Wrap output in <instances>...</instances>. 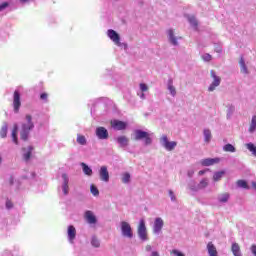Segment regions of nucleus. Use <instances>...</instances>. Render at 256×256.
Wrapping results in <instances>:
<instances>
[{
    "label": "nucleus",
    "mask_w": 256,
    "mask_h": 256,
    "mask_svg": "<svg viewBox=\"0 0 256 256\" xmlns=\"http://www.w3.org/2000/svg\"><path fill=\"white\" fill-rule=\"evenodd\" d=\"M168 91H170L172 97L177 95V90L175 89V86H173V80H170L168 83Z\"/></svg>",
    "instance_id": "nucleus-25"
},
{
    "label": "nucleus",
    "mask_w": 256,
    "mask_h": 256,
    "mask_svg": "<svg viewBox=\"0 0 256 256\" xmlns=\"http://www.w3.org/2000/svg\"><path fill=\"white\" fill-rule=\"evenodd\" d=\"M22 151H27V148H22Z\"/></svg>",
    "instance_id": "nucleus-56"
},
{
    "label": "nucleus",
    "mask_w": 256,
    "mask_h": 256,
    "mask_svg": "<svg viewBox=\"0 0 256 256\" xmlns=\"http://www.w3.org/2000/svg\"><path fill=\"white\" fill-rule=\"evenodd\" d=\"M202 59H203V61L209 62V61H211V59H213V56H211V54H204L202 56Z\"/></svg>",
    "instance_id": "nucleus-41"
},
{
    "label": "nucleus",
    "mask_w": 256,
    "mask_h": 256,
    "mask_svg": "<svg viewBox=\"0 0 256 256\" xmlns=\"http://www.w3.org/2000/svg\"><path fill=\"white\" fill-rule=\"evenodd\" d=\"M207 251L209 256H219V252H217V247L213 242H209L207 244Z\"/></svg>",
    "instance_id": "nucleus-15"
},
{
    "label": "nucleus",
    "mask_w": 256,
    "mask_h": 256,
    "mask_svg": "<svg viewBox=\"0 0 256 256\" xmlns=\"http://www.w3.org/2000/svg\"><path fill=\"white\" fill-rule=\"evenodd\" d=\"M96 136L98 139H109V132L105 129V127H98L96 129Z\"/></svg>",
    "instance_id": "nucleus-11"
},
{
    "label": "nucleus",
    "mask_w": 256,
    "mask_h": 256,
    "mask_svg": "<svg viewBox=\"0 0 256 256\" xmlns=\"http://www.w3.org/2000/svg\"><path fill=\"white\" fill-rule=\"evenodd\" d=\"M76 141L79 145H87V138L84 135L78 134Z\"/></svg>",
    "instance_id": "nucleus-27"
},
{
    "label": "nucleus",
    "mask_w": 256,
    "mask_h": 256,
    "mask_svg": "<svg viewBox=\"0 0 256 256\" xmlns=\"http://www.w3.org/2000/svg\"><path fill=\"white\" fill-rule=\"evenodd\" d=\"M231 250L234 256H241V247H239V244L233 243Z\"/></svg>",
    "instance_id": "nucleus-20"
},
{
    "label": "nucleus",
    "mask_w": 256,
    "mask_h": 256,
    "mask_svg": "<svg viewBox=\"0 0 256 256\" xmlns=\"http://www.w3.org/2000/svg\"><path fill=\"white\" fill-rule=\"evenodd\" d=\"M7 7H9V3L3 2V3L0 5V11H3V9H7Z\"/></svg>",
    "instance_id": "nucleus-43"
},
{
    "label": "nucleus",
    "mask_w": 256,
    "mask_h": 256,
    "mask_svg": "<svg viewBox=\"0 0 256 256\" xmlns=\"http://www.w3.org/2000/svg\"><path fill=\"white\" fill-rule=\"evenodd\" d=\"M209 185V180L204 178L200 181V183L198 184V188L199 189H205V187H207Z\"/></svg>",
    "instance_id": "nucleus-33"
},
{
    "label": "nucleus",
    "mask_w": 256,
    "mask_h": 256,
    "mask_svg": "<svg viewBox=\"0 0 256 256\" xmlns=\"http://www.w3.org/2000/svg\"><path fill=\"white\" fill-rule=\"evenodd\" d=\"M121 231L123 237H127L128 239H133V229L131 228V224L128 222H121Z\"/></svg>",
    "instance_id": "nucleus-3"
},
{
    "label": "nucleus",
    "mask_w": 256,
    "mask_h": 256,
    "mask_svg": "<svg viewBox=\"0 0 256 256\" xmlns=\"http://www.w3.org/2000/svg\"><path fill=\"white\" fill-rule=\"evenodd\" d=\"M49 97V95L47 94V93H42L41 95H40V99L42 100V101H47V98Z\"/></svg>",
    "instance_id": "nucleus-44"
},
{
    "label": "nucleus",
    "mask_w": 256,
    "mask_h": 256,
    "mask_svg": "<svg viewBox=\"0 0 256 256\" xmlns=\"http://www.w3.org/2000/svg\"><path fill=\"white\" fill-rule=\"evenodd\" d=\"M163 219L161 218H156L154 221V226H153V233L157 234V233H161V229H163Z\"/></svg>",
    "instance_id": "nucleus-14"
},
{
    "label": "nucleus",
    "mask_w": 256,
    "mask_h": 256,
    "mask_svg": "<svg viewBox=\"0 0 256 256\" xmlns=\"http://www.w3.org/2000/svg\"><path fill=\"white\" fill-rule=\"evenodd\" d=\"M6 208L13 209V202H11V200L6 201Z\"/></svg>",
    "instance_id": "nucleus-45"
},
{
    "label": "nucleus",
    "mask_w": 256,
    "mask_h": 256,
    "mask_svg": "<svg viewBox=\"0 0 256 256\" xmlns=\"http://www.w3.org/2000/svg\"><path fill=\"white\" fill-rule=\"evenodd\" d=\"M107 35L109 39H111V41L115 43V45H121V37L115 30L113 29L108 30Z\"/></svg>",
    "instance_id": "nucleus-9"
},
{
    "label": "nucleus",
    "mask_w": 256,
    "mask_h": 256,
    "mask_svg": "<svg viewBox=\"0 0 256 256\" xmlns=\"http://www.w3.org/2000/svg\"><path fill=\"white\" fill-rule=\"evenodd\" d=\"M7 129L8 126L7 123H5L0 129V137H2V139H5V137H7Z\"/></svg>",
    "instance_id": "nucleus-30"
},
{
    "label": "nucleus",
    "mask_w": 256,
    "mask_h": 256,
    "mask_svg": "<svg viewBox=\"0 0 256 256\" xmlns=\"http://www.w3.org/2000/svg\"><path fill=\"white\" fill-rule=\"evenodd\" d=\"M13 107L14 112L19 113V109H21V94L17 90L13 94Z\"/></svg>",
    "instance_id": "nucleus-7"
},
{
    "label": "nucleus",
    "mask_w": 256,
    "mask_h": 256,
    "mask_svg": "<svg viewBox=\"0 0 256 256\" xmlns=\"http://www.w3.org/2000/svg\"><path fill=\"white\" fill-rule=\"evenodd\" d=\"M221 161L219 158H206L201 160V165L203 167H211V165H215Z\"/></svg>",
    "instance_id": "nucleus-12"
},
{
    "label": "nucleus",
    "mask_w": 256,
    "mask_h": 256,
    "mask_svg": "<svg viewBox=\"0 0 256 256\" xmlns=\"http://www.w3.org/2000/svg\"><path fill=\"white\" fill-rule=\"evenodd\" d=\"M223 175H225V171H219V172H215L214 176H213V180L214 181H221V179L223 178Z\"/></svg>",
    "instance_id": "nucleus-29"
},
{
    "label": "nucleus",
    "mask_w": 256,
    "mask_h": 256,
    "mask_svg": "<svg viewBox=\"0 0 256 256\" xmlns=\"http://www.w3.org/2000/svg\"><path fill=\"white\" fill-rule=\"evenodd\" d=\"M210 75L212 77L213 82L211 83V85L208 88V91H213L214 89H216V87H219V85H221V77L217 76V74L214 72V70L210 71Z\"/></svg>",
    "instance_id": "nucleus-6"
},
{
    "label": "nucleus",
    "mask_w": 256,
    "mask_h": 256,
    "mask_svg": "<svg viewBox=\"0 0 256 256\" xmlns=\"http://www.w3.org/2000/svg\"><path fill=\"white\" fill-rule=\"evenodd\" d=\"M110 125L112 129H115L116 131H125V129H127V122L121 120H112Z\"/></svg>",
    "instance_id": "nucleus-8"
},
{
    "label": "nucleus",
    "mask_w": 256,
    "mask_h": 256,
    "mask_svg": "<svg viewBox=\"0 0 256 256\" xmlns=\"http://www.w3.org/2000/svg\"><path fill=\"white\" fill-rule=\"evenodd\" d=\"M33 146L27 148V152L23 154L24 161H29L31 159V154L33 153Z\"/></svg>",
    "instance_id": "nucleus-23"
},
{
    "label": "nucleus",
    "mask_w": 256,
    "mask_h": 256,
    "mask_svg": "<svg viewBox=\"0 0 256 256\" xmlns=\"http://www.w3.org/2000/svg\"><path fill=\"white\" fill-rule=\"evenodd\" d=\"M204 141L206 143H209V141H211V130L209 129L204 130Z\"/></svg>",
    "instance_id": "nucleus-31"
},
{
    "label": "nucleus",
    "mask_w": 256,
    "mask_h": 256,
    "mask_svg": "<svg viewBox=\"0 0 256 256\" xmlns=\"http://www.w3.org/2000/svg\"><path fill=\"white\" fill-rule=\"evenodd\" d=\"M137 233H138V237H140V239L142 241H147V239H149L147 237V227L145 226V220L141 219L138 225V229H137Z\"/></svg>",
    "instance_id": "nucleus-4"
},
{
    "label": "nucleus",
    "mask_w": 256,
    "mask_h": 256,
    "mask_svg": "<svg viewBox=\"0 0 256 256\" xmlns=\"http://www.w3.org/2000/svg\"><path fill=\"white\" fill-rule=\"evenodd\" d=\"M229 197H231L229 193H222L218 196V201L220 203H227V201H229Z\"/></svg>",
    "instance_id": "nucleus-21"
},
{
    "label": "nucleus",
    "mask_w": 256,
    "mask_h": 256,
    "mask_svg": "<svg viewBox=\"0 0 256 256\" xmlns=\"http://www.w3.org/2000/svg\"><path fill=\"white\" fill-rule=\"evenodd\" d=\"M2 161H3V159H2L1 156H0V163H2Z\"/></svg>",
    "instance_id": "nucleus-57"
},
{
    "label": "nucleus",
    "mask_w": 256,
    "mask_h": 256,
    "mask_svg": "<svg viewBox=\"0 0 256 256\" xmlns=\"http://www.w3.org/2000/svg\"><path fill=\"white\" fill-rule=\"evenodd\" d=\"M84 217L87 223H89L90 225H95V223H97V218L95 217V214H93L91 210L86 211Z\"/></svg>",
    "instance_id": "nucleus-13"
},
{
    "label": "nucleus",
    "mask_w": 256,
    "mask_h": 256,
    "mask_svg": "<svg viewBox=\"0 0 256 256\" xmlns=\"http://www.w3.org/2000/svg\"><path fill=\"white\" fill-rule=\"evenodd\" d=\"M161 142L166 151H173V149L177 147V142L176 141L169 142L167 135H163L161 137Z\"/></svg>",
    "instance_id": "nucleus-5"
},
{
    "label": "nucleus",
    "mask_w": 256,
    "mask_h": 256,
    "mask_svg": "<svg viewBox=\"0 0 256 256\" xmlns=\"http://www.w3.org/2000/svg\"><path fill=\"white\" fill-rule=\"evenodd\" d=\"M168 36L172 45H178L177 38H175V33L173 32V29L168 30Z\"/></svg>",
    "instance_id": "nucleus-22"
},
{
    "label": "nucleus",
    "mask_w": 256,
    "mask_h": 256,
    "mask_svg": "<svg viewBox=\"0 0 256 256\" xmlns=\"http://www.w3.org/2000/svg\"><path fill=\"white\" fill-rule=\"evenodd\" d=\"M100 180L104 181V183H109V170H107V166H102L99 170Z\"/></svg>",
    "instance_id": "nucleus-10"
},
{
    "label": "nucleus",
    "mask_w": 256,
    "mask_h": 256,
    "mask_svg": "<svg viewBox=\"0 0 256 256\" xmlns=\"http://www.w3.org/2000/svg\"><path fill=\"white\" fill-rule=\"evenodd\" d=\"M239 65L240 67H242L243 65H245V59L243 57L240 58L239 60Z\"/></svg>",
    "instance_id": "nucleus-48"
},
{
    "label": "nucleus",
    "mask_w": 256,
    "mask_h": 256,
    "mask_svg": "<svg viewBox=\"0 0 256 256\" xmlns=\"http://www.w3.org/2000/svg\"><path fill=\"white\" fill-rule=\"evenodd\" d=\"M90 191L92 195H94V197H97L99 195V189H97V187L93 184L90 186Z\"/></svg>",
    "instance_id": "nucleus-37"
},
{
    "label": "nucleus",
    "mask_w": 256,
    "mask_h": 256,
    "mask_svg": "<svg viewBox=\"0 0 256 256\" xmlns=\"http://www.w3.org/2000/svg\"><path fill=\"white\" fill-rule=\"evenodd\" d=\"M188 21L192 27H197L199 25V22H197V18H195V16H190Z\"/></svg>",
    "instance_id": "nucleus-34"
},
{
    "label": "nucleus",
    "mask_w": 256,
    "mask_h": 256,
    "mask_svg": "<svg viewBox=\"0 0 256 256\" xmlns=\"http://www.w3.org/2000/svg\"><path fill=\"white\" fill-rule=\"evenodd\" d=\"M10 185H13V178L10 179Z\"/></svg>",
    "instance_id": "nucleus-54"
},
{
    "label": "nucleus",
    "mask_w": 256,
    "mask_h": 256,
    "mask_svg": "<svg viewBox=\"0 0 256 256\" xmlns=\"http://www.w3.org/2000/svg\"><path fill=\"white\" fill-rule=\"evenodd\" d=\"M81 167H82L83 172L85 173V175H88L89 177H91V175H93V170L90 167H88L87 164L82 163Z\"/></svg>",
    "instance_id": "nucleus-24"
},
{
    "label": "nucleus",
    "mask_w": 256,
    "mask_h": 256,
    "mask_svg": "<svg viewBox=\"0 0 256 256\" xmlns=\"http://www.w3.org/2000/svg\"><path fill=\"white\" fill-rule=\"evenodd\" d=\"M76 236H77V230L75 229V226H69L68 227V239H69L70 243H73Z\"/></svg>",
    "instance_id": "nucleus-17"
},
{
    "label": "nucleus",
    "mask_w": 256,
    "mask_h": 256,
    "mask_svg": "<svg viewBox=\"0 0 256 256\" xmlns=\"http://www.w3.org/2000/svg\"><path fill=\"white\" fill-rule=\"evenodd\" d=\"M131 181V174L124 173L122 176V183H129Z\"/></svg>",
    "instance_id": "nucleus-36"
},
{
    "label": "nucleus",
    "mask_w": 256,
    "mask_h": 256,
    "mask_svg": "<svg viewBox=\"0 0 256 256\" xmlns=\"http://www.w3.org/2000/svg\"><path fill=\"white\" fill-rule=\"evenodd\" d=\"M26 122L21 125L20 139L22 141H27L29 139V133L35 129V124L33 123V116L27 114L25 116Z\"/></svg>",
    "instance_id": "nucleus-1"
},
{
    "label": "nucleus",
    "mask_w": 256,
    "mask_h": 256,
    "mask_svg": "<svg viewBox=\"0 0 256 256\" xmlns=\"http://www.w3.org/2000/svg\"><path fill=\"white\" fill-rule=\"evenodd\" d=\"M19 131V127L17 124L14 125L13 130H12V141L16 144L19 145V140L17 139V132Z\"/></svg>",
    "instance_id": "nucleus-19"
},
{
    "label": "nucleus",
    "mask_w": 256,
    "mask_h": 256,
    "mask_svg": "<svg viewBox=\"0 0 256 256\" xmlns=\"http://www.w3.org/2000/svg\"><path fill=\"white\" fill-rule=\"evenodd\" d=\"M117 143H119L120 147H127V145H129V138H127V136H119Z\"/></svg>",
    "instance_id": "nucleus-18"
},
{
    "label": "nucleus",
    "mask_w": 256,
    "mask_h": 256,
    "mask_svg": "<svg viewBox=\"0 0 256 256\" xmlns=\"http://www.w3.org/2000/svg\"><path fill=\"white\" fill-rule=\"evenodd\" d=\"M140 97H141V99H145V94L142 93Z\"/></svg>",
    "instance_id": "nucleus-52"
},
{
    "label": "nucleus",
    "mask_w": 256,
    "mask_h": 256,
    "mask_svg": "<svg viewBox=\"0 0 256 256\" xmlns=\"http://www.w3.org/2000/svg\"><path fill=\"white\" fill-rule=\"evenodd\" d=\"M246 147H247V149L250 150V152L252 153V155H254V157H256V146H255V144H253V143H248V144H246Z\"/></svg>",
    "instance_id": "nucleus-32"
},
{
    "label": "nucleus",
    "mask_w": 256,
    "mask_h": 256,
    "mask_svg": "<svg viewBox=\"0 0 256 256\" xmlns=\"http://www.w3.org/2000/svg\"><path fill=\"white\" fill-rule=\"evenodd\" d=\"M22 3H27L29 0H20Z\"/></svg>",
    "instance_id": "nucleus-53"
},
{
    "label": "nucleus",
    "mask_w": 256,
    "mask_h": 256,
    "mask_svg": "<svg viewBox=\"0 0 256 256\" xmlns=\"http://www.w3.org/2000/svg\"><path fill=\"white\" fill-rule=\"evenodd\" d=\"M237 187H240L241 189H249V184H247V181L245 180H238L236 182Z\"/></svg>",
    "instance_id": "nucleus-28"
},
{
    "label": "nucleus",
    "mask_w": 256,
    "mask_h": 256,
    "mask_svg": "<svg viewBox=\"0 0 256 256\" xmlns=\"http://www.w3.org/2000/svg\"><path fill=\"white\" fill-rule=\"evenodd\" d=\"M170 254L171 255H176V256H185V254H183V252H180L179 250H176V249L172 250L170 252Z\"/></svg>",
    "instance_id": "nucleus-40"
},
{
    "label": "nucleus",
    "mask_w": 256,
    "mask_h": 256,
    "mask_svg": "<svg viewBox=\"0 0 256 256\" xmlns=\"http://www.w3.org/2000/svg\"><path fill=\"white\" fill-rule=\"evenodd\" d=\"M169 196L171 197L172 201H175V194L173 193V190H169Z\"/></svg>",
    "instance_id": "nucleus-46"
},
{
    "label": "nucleus",
    "mask_w": 256,
    "mask_h": 256,
    "mask_svg": "<svg viewBox=\"0 0 256 256\" xmlns=\"http://www.w3.org/2000/svg\"><path fill=\"white\" fill-rule=\"evenodd\" d=\"M223 151H225L226 153H235L236 149L233 144H226L223 147Z\"/></svg>",
    "instance_id": "nucleus-26"
},
{
    "label": "nucleus",
    "mask_w": 256,
    "mask_h": 256,
    "mask_svg": "<svg viewBox=\"0 0 256 256\" xmlns=\"http://www.w3.org/2000/svg\"><path fill=\"white\" fill-rule=\"evenodd\" d=\"M241 67V73H244L245 75H247V73H249V70L247 69V65H243L240 66Z\"/></svg>",
    "instance_id": "nucleus-42"
},
{
    "label": "nucleus",
    "mask_w": 256,
    "mask_h": 256,
    "mask_svg": "<svg viewBox=\"0 0 256 256\" xmlns=\"http://www.w3.org/2000/svg\"><path fill=\"white\" fill-rule=\"evenodd\" d=\"M207 171H209V169H205V170H200L199 172H198V175H205L206 173H207Z\"/></svg>",
    "instance_id": "nucleus-49"
},
{
    "label": "nucleus",
    "mask_w": 256,
    "mask_h": 256,
    "mask_svg": "<svg viewBox=\"0 0 256 256\" xmlns=\"http://www.w3.org/2000/svg\"><path fill=\"white\" fill-rule=\"evenodd\" d=\"M151 249H152L151 245L146 246V251H151Z\"/></svg>",
    "instance_id": "nucleus-50"
},
{
    "label": "nucleus",
    "mask_w": 256,
    "mask_h": 256,
    "mask_svg": "<svg viewBox=\"0 0 256 256\" xmlns=\"http://www.w3.org/2000/svg\"><path fill=\"white\" fill-rule=\"evenodd\" d=\"M250 249H251V252L254 254V256H256V245L253 244Z\"/></svg>",
    "instance_id": "nucleus-47"
},
{
    "label": "nucleus",
    "mask_w": 256,
    "mask_h": 256,
    "mask_svg": "<svg viewBox=\"0 0 256 256\" xmlns=\"http://www.w3.org/2000/svg\"><path fill=\"white\" fill-rule=\"evenodd\" d=\"M217 53H221V48H219V49L217 50Z\"/></svg>",
    "instance_id": "nucleus-55"
},
{
    "label": "nucleus",
    "mask_w": 256,
    "mask_h": 256,
    "mask_svg": "<svg viewBox=\"0 0 256 256\" xmlns=\"http://www.w3.org/2000/svg\"><path fill=\"white\" fill-rule=\"evenodd\" d=\"M62 179L64 181L62 189L64 195H69V177H67V174H62Z\"/></svg>",
    "instance_id": "nucleus-16"
},
{
    "label": "nucleus",
    "mask_w": 256,
    "mask_h": 256,
    "mask_svg": "<svg viewBox=\"0 0 256 256\" xmlns=\"http://www.w3.org/2000/svg\"><path fill=\"white\" fill-rule=\"evenodd\" d=\"M91 245L93 247H100L101 246V243L99 242V239H97V237H93L92 238V241H91Z\"/></svg>",
    "instance_id": "nucleus-38"
},
{
    "label": "nucleus",
    "mask_w": 256,
    "mask_h": 256,
    "mask_svg": "<svg viewBox=\"0 0 256 256\" xmlns=\"http://www.w3.org/2000/svg\"><path fill=\"white\" fill-rule=\"evenodd\" d=\"M252 187H253V189H255V191H256V182H252Z\"/></svg>",
    "instance_id": "nucleus-51"
},
{
    "label": "nucleus",
    "mask_w": 256,
    "mask_h": 256,
    "mask_svg": "<svg viewBox=\"0 0 256 256\" xmlns=\"http://www.w3.org/2000/svg\"><path fill=\"white\" fill-rule=\"evenodd\" d=\"M140 91H142V93H145V91H149V86H147V84H145V83H141Z\"/></svg>",
    "instance_id": "nucleus-39"
},
{
    "label": "nucleus",
    "mask_w": 256,
    "mask_h": 256,
    "mask_svg": "<svg viewBox=\"0 0 256 256\" xmlns=\"http://www.w3.org/2000/svg\"><path fill=\"white\" fill-rule=\"evenodd\" d=\"M255 129H256V116H253L250 124V128H249L250 133H253Z\"/></svg>",
    "instance_id": "nucleus-35"
},
{
    "label": "nucleus",
    "mask_w": 256,
    "mask_h": 256,
    "mask_svg": "<svg viewBox=\"0 0 256 256\" xmlns=\"http://www.w3.org/2000/svg\"><path fill=\"white\" fill-rule=\"evenodd\" d=\"M144 139L145 145H151L153 140L151 139V135L143 130H135L134 131V140L135 141H141Z\"/></svg>",
    "instance_id": "nucleus-2"
}]
</instances>
